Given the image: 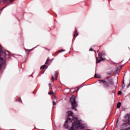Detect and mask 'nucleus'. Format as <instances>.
<instances>
[{
  "label": "nucleus",
  "mask_w": 130,
  "mask_h": 130,
  "mask_svg": "<svg viewBox=\"0 0 130 130\" xmlns=\"http://www.w3.org/2000/svg\"><path fill=\"white\" fill-rule=\"evenodd\" d=\"M121 62H122V61L118 63H115V69L114 71V76L116 77V87H118V75L119 73L120 72V70H121V68L122 67H123L124 64H121Z\"/></svg>",
  "instance_id": "nucleus-1"
},
{
  "label": "nucleus",
  "mask_w": 130,
  "mask_h": 130,
  "mask_svg": "<svg viewBox=\"0 0 130 130\" xmlns=\"http://www.w3.org/2000/svg\"><path fill=\"white\" fill-rule=\"evenodd\" d=\"M130 115L129 114H127L125 116V120H124V121L126 122L125 124H123L122 125V127L123 128L125 129H122V130H130ZM126 126H128L126 127Z\"/></svg>",
  "instance_id": "nucleus-2"
},
{
  "label": "nucleus",
  "mask_w": 130,
  "mask_h": 130,
  "mask_svg": "<svg viewBox=\"0 0 130 130\" xmlns=\"http://www.w3.org/2000/svg\"><path fill=\"white\" fill-rule=\"evenodd\" d=\"M71 105L72 106V109H74L76 111H77V106H78V103L76 101V98L75 96H72L70 99Z\"/></svg>",
  "instance_id": "nucleus-3"
},
{
  "label": "nucleus",
  "mask_w": 130,
  "mask_h": 130,
  "mask_svg": "<svg viewBox=\"0 0 130 130\" xmlns=\"http://www.w3.org/2000/svg\"><path fill=\"white\" fill-rule=\"evenodd\" d=\"M100 82H101V83L104 84V87H105V88H107V87H109V84H108V82H106V81L100 80Z\"/></svg>",
  "instance_id": "nucleus-4"
},
{
  "label": "nucleus",
  "mask_w": 130,
  "mask_h": 130,
  "mask_svg": "<svg viewBox=\"0 0 130 130\" xmlns=\"http://www.w3.org/2000/svg\"><path fill=\"white\" fill-rule=\"evenodd\" d=\"M54 77L55 78V80L57 78V73L56 72H54V76L52 77V81H54Z\"/></svg>",
  "instance_id": "nucleus-5"
},
{
  "label": "nucleus",
  "mask_w": 130,
  "mask_h": 130,
  "mask_svg": "<svg viewBox=\"0 0 130 130\" xmlns=\"http://www.w3.org/2000/svg\"><path fill=\"white\" fill-rule=\"evenodd\" d=\"M104 55H106L104 52H100L99 54V56L100 57V58H101V57H102L103 56H104Z\"/></svg>",
  "instance_id": "nucleus-6"
},
{
  "label": "nucleus",
  "mask_w": 130,
  "mask_h": 130,
  "mask_svg": "<svg viewBox=\"0 0 130 130\" xmlns=\"http://www.w3.org/2000/svg\"><path fill=\"white\" fill-rule=\"evenodd\" d=\"M4 62V58L0 57V69L2 68V64Z\"/></svg>",
  "instance_id": "nucleus-7"
},
{
  "label": "nucleus",
  "mask_w": 130,
  "mask_h": 130,
  "mask_svg": "<svg viewBox=\"0 0 130 130\" xmlns=\"http://www.w3.org/2000/svg\"><path fill=\"white\" fill-rule=\"evenodd\" d=\"M68 114L69 116H73V115L74 114V113L73 112L69 111L68 112Z\"/></svg>",
  "instance_id": "nucleus-8"
},
{
  "label": "nucleus",
  "mask_w": 130,
  "mask_h": 130,
  "mask_svg": "<svg viewBox=\"0 0 130 130\" xmlns=\"http://www.w3.org/2000/svg\"><path fill=\"white\" fill-rule=\"evenodd\" d=\"M78 30L77 29L75 30L74 34V37H77L78 36Z\"/></svg>",
  "instance_id": "nucleus-9"
},
{
  "label": "nucleus",
  "mask_w": 130,
  "mask_h": 130,
  "mask_svg": "<svg viewBox=\"0 0 130 130\" xmlns=\"http://www.w3.org/2000/svg\"><path fill=\"white\" fill-rule=\"evenodd\" d=\"M121 106V103L120 102L118 103L117 105V108H120Z\"/></svg>",
  "instance_id": "nucleus-10"
},
{
  "label": "nucleus",
  "mask_w": 130,
  "mask_h": 130,
  "mask_svg": "<svg viewBox=\"0 0 130 130\" xmlns=\"http://www.w3.org/2000/svg\"><path fill=\"white\" fill-rule=\"evenodd\" d=\"M105 59L102 58L100 60H96V63H99V62H101L102 60H104Z\"/></svg>",
  "instance_id": "nucleus-11"
},
{
  "label": "nucleus",
  "mask_w": 130,
  "mask_h": 130,
  "mask_svg": "<svg viewBox=\"0 0 130 130\" xmlns=\"http://www.w3.org/2000/svg\"><path fill=\"white\" fill-rule=\"evenodd\" d=\"M94 78H98L99 79H100L101 78V76L97 74H95Z\"/></svg>",
  "instance_id": "nucleus-12"
},
{
  "label": "nucleus",
  "mask_w": 130,
  "mask_h": 130,
  "mask_svg": "<svg viewBox=\"0 0 130 130\" xmlns=\"http://www.w3.org/2000/svg\"><path fill=\"white\" fill-rule=\"evenodd\" d=\"M45 68H46V66L43 65L41 67L40 69H41V70H43V69H45Z\"/></svg>",
  "instance_id": "nucleus-13"
},
{
  "label": "nucleus",
  "mask_w": 130,
  "mask_h": 130,
  "mask_svg": "<svg viewBox=\"0 0 130 130\" xmlns=\"http://www.w3.org/2000/svg\"><path fill=\"white\" fill-rule=\"evenodd\" d=\"M69 121H72V119L68 118L67 119V120L66 121V122H69Z\"/></svg>",
  "instance_id": "nucleus-14"
},
{
  "label": "nucleus",
  "mask_w": 130,
  "mask_h": 130,
  "mask_svg": "<svg viewBox=\"0 0 130 130\" xmlns=\"http://www.w3.org/2000/svg\"><path fill=\"white\" fill-rule=\"evenodd\" d=\"M109 83H110V84H111V85H113V82L112 80H110Z\"/></svg>",
  "instance_id": "nucleus-15"
},
{
  "label": "nucleus",
  "mask_w": 130,
  "mask_h": 130,
  "mask_svg": "<svg viewBox=\"0 0 130 130\" xmlns=\"http://www.w3.org/2000/svg\"><path fill=\"white\" fill-rule=\"evenodd\" d=\"M63 51H66V50L61 49L58 51V52H63Z\"/></svg>",
  "instance_id": "nucleus-16"
},
{
  "label": "nucleus",
  "mask_w": 130,
  "mask_h": 130,
  "mask_svg": "<svg viewBox=\"0 0 130 130\" xmlns=\"http://www.w3.org/2000/svg\"><path fill=\"white\" fill-rule=\"evenodd\" d=\"M53 91H50L48 92L49 95H52V94H53Z\"/></svg>",
  "instance_id": "nucleus-17"
},
{
  "label": "nucleus",
  "mask_w": 130,
  "mask_h": 130,
  "mask_svg": "<svg viewBox=\"0 0 130 130\" xmlns=\"http://www.w3.org/2000/svg\"><path fill=\"white\" fill-rule=\"evenodd\" d=\"M17 102H21V99L18 98V99L17 100Z\"/></svg>",
  "instance_id": "nucleus-18"
},
{
  "label": "nucleus",
  "mask_w": 130,
  "mask_h": 130,
  "mask_svg": "<svg viewBox=\"0 0 130 130\" xmlns=\"http://www.w3.org/2000/svg\"><path fill=\"white\" fill-rule=\"evenodd\" d=\"M121 91H119L118 92V95H121Z\"/></svg>",
  "instance_id": "nucleus-19"
},
{
  "label": "nucleus",
  "mask_w": 130,
  "mask_h": 130,
  "mask_svg": "<svg viewBox=\"0 0 130 130\" xmlns=\"http://www.w3.org/2000/svg\"><path fill=\"white\" fill-rule=\"evenodd\" d=\"M48 61H49V59H48L45 63L46 64H47V63H48Z\"/></svg>",
  "instance_id": "nucleus-20"
},
{
  "label": "nucleus",
  "mask_w": 130,
  "mask_h": 130,
  "mask_svg": "<svg viewBox=\"0 0 130 130\" xmlns=\"http://www.w3.org/2000/svg\"><path fill=\"white\" fill-rule=\"evenodd\" d=\"M53 105H56V103L55 102H53Z\"/></svg>",
  "instance_id": "nucleus-21"
},
{
  "label": "nucleus",
  "mask_w": 130,
  "mask_h": 130,
  "mask_svg": "<svg viewBox=\"0 0 130 130\" xmlns=\"http://www.w3.org/2000/svg\"><path fill=\"white\" fill-rule=\"evenodd\" d=\"M53 99L56 100V96L55 95L53 96Z\"/></svg>",
  "instance_id": "nucleus-22"
},
{
  "label": "nucleus",
  "mask_w": 130,
  "mask_h": 130,
  "mask_svg": "<svg viewBox=\"0 0 130 130\" xmlns=\"http://www.w3.org/2000/svg\"><path fill=\"white\" fill-rule=\"evenodd\" d=\"M10 3H12V2H14V0H9Z\"/></svg>",
  "instance_id": "nucleus-23"
},
{
  "label": "nucleus",
  "mask_w": 130,
  "mask_h": 130,
  "mask_svg": "<svg viewBox=\"0 0 130 130\" xmlns=\"http://www.w3.org/2000/svg\"><path fill=\"white\" fill-rule=\"evenodd\" d=\"M89 51H93V49L90 48V49H89Z\"/></svg>",
  "instance_id": "nucleus-24"
},
{
  "label": "nucleus",
  "mask_w": 130,
  "mask_h": 130,
  "mask_svg": "<svg viewBox=\"0 0 130 130\" xmlns=\"http://www.w3.org/2000/svg\"><path fill=\"white\" fill-rule=\"evenodd\" d=\"M79 89H80V88H78V89H77L76 92H78V91H79Z\"/></svg>",
  "instance_id": "nucleus-25"
},
{
  "label": "nucleus",
  "mask_w": 130,
  "mask_h": 130,
  "mask_svg": "<svg viewBox=\"0 0 130 130\" xmlns=\"http://www.w3.org/2000/svg\"><path fill=\"white\" fill-rule=\"evenodd\" d=\"M1 45H0V48H1Z\"/></svg>",
  "instance_id": "nucleus-26"
},
{
  "label": "nucleus",
  "mask_w": 130,
  "mask_h": 130,
  "mask_svg": "<svg viewBox=\"0 0 130 130\" xmlns=\"http://www.w3.org/2000/svg\"><path fill=\"white\" fill-rule=\"evenodd\" d=\"M49 85H51V84L50 83Z\"/></svg>",
  "instance_id": "nucleus-27"
}]
</instances>
